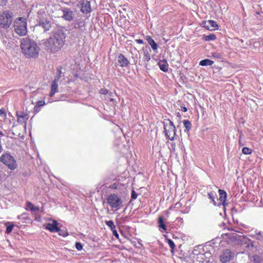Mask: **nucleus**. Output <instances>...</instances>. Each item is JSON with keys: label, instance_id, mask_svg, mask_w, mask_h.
I'll list each match as a JSON object with an SVG mask.
<instances>
[{"label": "nucleus", "instance_id": "1", "mask_svg": "<svg viewBox=\"0 0 263 263\" xmlns=\"http://www.w3.org/2000/svg\"><path fill=\"white\" fill-rule=\"evenodd\" d=\"M65 37L66 35L63 31L57 29L52 32L48 39L42 40L40 45L47 52L55 53L63 48Z\"/></svg>", "mask_w": 263, "mask_h": 263}, {"label": "nucleus", "instance_id": "2", "mask_svg": "<svg viewBox=\"0 0 263 263\" xmlns=\"http://www.w3.org/2000/svg\"><path fill=\"white\" fill-rule=\"evenodd\" d=\"M21 48L23 53L28 58L38 57L40 48L33 40L26 37L21 40Z\"/></svg>", "mask_w": 263, "mask_h": 263}, {"label": "nucleus", "instance_id": "3", "mask_svg": "<svg viewBox=\"0 0 263 263\" xmlns=\"http://www.w3.org/2000/svg\"><path fill=\"white\" fill-rule=\"evenodd\" d=\"M14 30L20 36L25 35L27 32V22L25 18L18 17L14 22Z\"/></svg>", "mask_w": 263, "mask_h": 263}, {"label": "nucleus", "instance_id": "4", "mask_svg": "<svg viewBox=\"0 0 263 263\" xmlns=\"http://www.w3.org/2000/svg\"><path fill=\"white\" fill-rule=\"evenodd\" d=\"M164 132L165 135L171 141L174 140L176 138V128L170 119H165L163 121Z\"/></svg>", "mask_w": 263, "mask_h": 263}, {"label": "nucleus", "instance_id": "5", "mask_svg": "<svg viewBox=\"0 0 263 263\" xmlns=\"http://www.w3.org/2000/svg\"><path fill=\"white\" fill-rule=\"evenodd\" d=\"M106 201L110 208L115 211H117L123 206V200L118 194L109 195L106 198Z\"/></svg>", "mask_w": 263, "mask_h": 263}, {"label": "nucleus", "instance_id": "6", "mask_svg": "<svg viewBox=\"0 0 263 263\" xmlns=\"http://www.w3.org/2000/svg\"><path fill=\"white\" fill-rule=\"evenodd\" d=\"M0 162L3 163L11 170H14L17 167L15 159L9 152L3 153L0 156Z\"/></svg>", "mask_w": 263, "mask_h": 263}, {"label": "nucleus", "instance_id": "7", "mask_svg": "<svg viewBox=\"0 0 263 263\" xmlns=\"http://www.w3.org/2000/svg\"><path fill=\"white\" fill-rule=\"evenodd\" d=\"M12 13L7 11H4L0 14V28L7 29L8 28L12 22Z\"/></svg>", "mask_w": 263, "mask_h": 263}, {"label": "nucleus", "instance_id": "8", "mask_svg": "<svg viewBox=\"0 0 263 263\" xmlns=\"http://www.w3.org/2000/svg\"><path fill=\"white\" fill-rule=\"evenodd\" d=\"M227 239V243L230 245H240L241 243L242 238L244 236H241L236 233H227L226 235Z\"/></svg>", "mask_w": 263, "mask_h": 263}, {"label": "nucleus", "instance_id": "9", "mask_svg": "<svg viewBox=\"0 0 263 263\" xmlns=\"http://www.w3.org/2000/svg\"><path fill=\"white\" fill-rule=\"evenodd\" d=\"M234 253L230 250L227 249L223 251L220 256V260L223 263H226L233 259Z\"/></svg>", "mask_w": 263, "mask_h": 263}, {"label": "nucleus", "instance_id": "10", "mask_svg": "<svg viewBox=\"0 0 263 263\" xmlns=\"http://www.w3.org/2000/svg\"><path fill=\"white\" fill-rule=\"evenodd\" d=\"M241 243L240 244L246 251H253L255 248L254 242L246 236L241 238Z\"/></svg>", "mask_w": 263, "mask_h": 263}, {"label": "nucleus", "instance_id": "11", "mask_svg": "<svg viewBox=\"0 0 263 263\" xmlns=\"http://www.w3.org/2000/svg\"><path fill=\"white\" fill-rule=\"evenodd\" d=\"M78 6H80L81 11L83 13L87 14L91 11L90 2L88 1H80L79 2Z\"/></svg>", "mask_w": 263, "mask_h": 263}, {"label": "nucleus", "instance_id": "12", "mask_svg": "<svg viewBox=\"0 0 263 263\" xmlns=\"http://www.w3.org/2000/svg\"><path fill=\"white\" fill-rule=\"evenodd\" d=\"M58 71L59 72V76L58 78H55L54 81L52 82L51 86V91L49 95V96L50 97H52L54 94L58 92V82L59 81V80L61 77V70H58Z\"/></svg>", "mask_w": 263, "mask_h": 263}, {"label": "nucleus", "instance_id": "13", "mask_svg": "<svg viewBox=\"0 0 263 263\" xmlns=\"http://www.w3.org/2000/svg\"><path fill=\"white\" fill-rule=\"evenodd\" d=\"M63 15L62 17L66 20L71 21L74 17V13L68 8H64L63 10Z\"/></svg>", "mask_w": 263, "mask_h": 263}, {"label": "nucleus", "instance_id": "14", "mask_svg": "<svg viewBox=\"0 0 263 263\" xmlns=\"http://www.w3.org/2000/svg\"><path fill=\"white\" fill-rule=\"evenodd\" d=\"M219 198L217 200L218 203V206H220L222 205L223 206L226 205V200L227 198V193L222 190L219 189L218 190Z\"/></svg>", "mask_w": 263, "mask_h": 263}, {"label": "nucleus", "instance_id": "15", "mask_svg": "<svg viewBox=\"0 0 263 263\" xmlns=\"http://www.w3.org/2000/svg\"><path fill=\"white\" fill-rule=\"evenodd\" d=\"M58 222L56 220H53L51 223H48L46 226V229L51 232H56L60 231V228L58 227Z\"/></svg>", "mask_w": 263, "mask_h": 263}, {"label": "nucleus", "instance_id": "16", "mask_svg": "<svg viewBox=\"0 0 263 263\" xmlns=\"http://www.w3.org/2000/svg\"><path fill=\"white\" fill-rule=\"evenodd\" d=\"M118 63L121 67H126L129 64V62L128 59L121 53H120L118 57Z\"/></svg>", "mask_w": 263, "mask_h": 263}, {"label": "nucleus", "instance_id": "17", "mask_svg": "<svg viewBox=\"0 0 263 263\" xmlns=\"http://www.w3.org/2000/svg\"><path fill=\"white\" fill-rule=\"evenodd\" d=\"M205 28L209 30H215L218 28V25L216 22L213 20H209L203 23Z\"/></svg>", "mask_w": 263, "mask_h": 263}, {"label": "nucleus", "instance_id": "18", "mask_svg": "<svg viewBox=\"0 0 263 263\" xmlns=\"http://www.w3.org/2000/svg\"><path fill=\"white\" fill-rule=\"evenodd\" d=\"M16 116L18 122L26 123L28 119V114L24 112H16Z\"/></svg>", "mask_w": 263, "mask_h": 263}, {"label": "nucleus", "instance_id": "19", "mask_svg": "<svg viewBox=\"0 0 263 263\" xmlns=\"http://www.w3.org/2000/svg\"><path fill=\"white\" fill-rule=\"evenodd\" d=\"M158 65L161 71L165 72L168 71V64L166 60H160Z\"/></svg>", "mask_w": 263, "mask_h": 263}, {"label": "nucleus", "instance_id": "20", "mask_svg": "<svg viewBox=\"0 0 263 263\" xmlns=\"http://www.w3.org/2000/svg\"><path fill=\"white\" fill-rule=\"evenodd\" d=\"M39 25L43 27L45 31H48L51 27V22L47 20H40Z\"/></svg>", "mask_w": 263, "mask_h": 263}, {"label": "nucleus", "instance_id": "21", "mask_svg": "<svg viewBox=\"0 0 263 263\" xmlns=\"http://www.w3.org/2000/svg\"><path fill=\"white\" fill-rule=\"evenodd\" d=\"M143 65L145 67H146L148 65V62L151 60V56L150 54H149L148 51L147 50L143 49Z\"/></svg>", "mask_w": 263, "mask_h": 263}, {"label": "nucleus", "instance_id": "22", "mask_svg": "<svg viewBox=\"0 0 263 263\" xmlns=\"http://www.w3.org/2000/svg\"><path fill=\"white\" fill-rule=\"evenodd\" d=\"M217 197V194L214 192H211L208 193V197L212 201V203L215 206H218V203L215 200V198Z\"/></svg>", "mask_w": 263, "mask_h": 263}, {"label": "nucleus", "instance_id": "23", "mask_svg": "<svg viewBox=\"0 0 263 263\" xmlns=\"http://www.w3.org/2000/svg\"><path fill=\"white\" fill-rule=\"evenodd\" d=\"M146 40L153 50H156L157 49V44L151 37H150L149 36H146Z\"/></svg>", "mask_w": 263, "mask_h": 263}, {"label": "nucleus", "instance_id": "24", "mask_svg": "<svg viewBox=\"0 0 263 263\" xmlns=\"http://www.w3.org/2000/svg\"><path fill=\"white\" fill-rule=\"evenodd\" d=\"M26 209L27 210H30L31 212H37L39 211L40 208L39 206H34L32 203L28 201L27 202V208Z\"/></svg>", "mask_w": 263, "mask_h": 263}, {"label": "nucleus", "instance_id": "25", "mask_svg": "<svg viewBox=\"0 0 263 263\" xmlns=\"http://www.w3.org/2000/svg\"><path fill=\"white\" fill-rule=\"evenodd\" d=\"M214 63V62L210 59H206L201 60L200 63L199 65L203 66H211Z\"/></svg>", "mask_w": 263, "mask_h": 263}, {"label": "nucleus", "instance_id": "26", "mask_svg": "<svg viewBox=\"0 0 263 263\" xmlns=\"http://www.w3.org/2000/svg\"><path fill=\"white\" fill-rule=\"evenodd\" d=\"M159 227L164 231L166 230L165 224L164 223L163 219L162 216H160L158 219Z\"/></svg>", "mask_w": 263, "mask_h": 263}, {"label": "nucleus", "instance_id": "27", "mask_svg": "<svg viewBox=\"0 0 263 263\" xmlns=\"http://www.w3.org/2000/svg\"><path fill=\"white\" fill-rule=\"evenodd\" d=\"M184 127L185 128V132H188L192 127V124L190 121L189 120H184L183 121Z\"/></svg>", "mask_w": 263, "mask_h": 263}, {"label": "nucleus", "instance_id": "28", "mask_svg": "<svg viewBox=\"0 0 263 263\" xmlns=\"http://www.w3.org/2000/svg\"><path fill=\"white\" fill-rule=\"evenodd\" d=\"M216 39V36L214 34H210L208 35H204L203 39L206 41H214Z\"/></svg>", "mask_w": 263, "mask_h": 263}, {"label": "nucleus", "instance_id": "29", "mask_svg": "<svg viewBox=\"0 0 263 263\" xmlns=\"http://www.w3.org/2000/svg\"><path fill=\"white\" fill-rule=\"evenodd\" d=\"M252 260L255 263H261L262 261V257L258 255H255L252 256Z\"/></svg>", "mask_w": 263, "mask_h": 263}, {"label": "nucleus", "instance_id": "30", "mask_svg": "<svg viewBox=\"0 0 263 263\" xmlns=\"http://www.w3.org/2000/svg\"><path fill=\"white\" fill-rule=\"evenodd\" d=\"M167 243L171 249V252L173 253L175 248V245L173 241L170 239H167Z\"/></svg>", "mask_w": 263, "mask_h": 263}, {"label": "nucleus", "instance_id": "31", "mask_svg": "<svg viewBox=\"0 0 263 263\" xmlns=\"http://www.w3.org/2000/svg\"><path fill=\"white\" fill-rule=\"evenodd\" d=\"M105 224L110 228L111 230L116 228V226L112 220L105 221Z\"/></svg>", "mask_w": 263, "mask_h": 263}, {"label": "nucleus", "instance_id": "32", "mask_svg": "<svg viewBox=\"0 0 263 263\" xmlns=\"http://www.w3.org/2000/svg\"><path fill=\"white\" fill-rule=\"evenodd\" d=\"M242 152L245 155H250L252 153V150L249 147H245L242 148Z\"/></svg>", "mask_w": 263, "mask_h": 263}, {"label": "nucleus", "instance_id": "33", "mask_svg": "<svg viewBox=\"0 0 263 263\" xmlns=\"http://www.w3.org/2000/svg\"><path fill=\"white\" fill-rule=\"evenodd\" d=\"M7 115L6 110L4 108H1L0 109V117H2L3 119L6 118Z\"/></svg>", "mask_w": 263, "mask_h": 263}, {"label": "nucleus", "instance_id": "34", "mask_svg": "<svg viewBox=\"0 0 263 263\" xmlns=\"http://www.w3.org/2000/svg\"><path fill=\"white\" fill-rule=\"evenodd\" d=\"M14 227V225L13 224H9L8 226H7V228H6V233L7 234L10 233L12 232Z\"/></svg>", "mask_w": 263, "mask_h": 263}, {"label": "nucleus", "instance_id": "35", "mask_svg": "<svg viewBox=\"0 0 263 263\" xmlns=\"http://www.w3.org/2000/svg\"><path fill=\"white\" fill-rule=\"evenodd\" d=\"M76 248L78 250V251H81L83 249V246L82 245V243L80 242H77L76 243Z\"/></svg>", "mask_w": 263, "mask_h": 263}, {"label": "nucleus", "instance_id": "36", "mask_svg": "<svg viewBox=\"0 0 263 263\" xmlns=\"http://www.w3.org/2000/svg\"><path fill=\"white\" fill-rule=\"evenodd\" d=\"M212 57L218 59H220L222 58L221 54L218 52L212 53Z\"/></svg>", "mask_w": 263, "mask_h": 263}, {"label": "nucleus", "instance_id": "37", "mask_svg": "<svg viewBox=\"0 0 263 263\" xmlns=\"http://www.w3.org/2000/svg\"><path fill=\"white\" fill-rule=\"evenodd\" d=\"M137 198V193L134 191L132 190V195H131V198L132 200H135Z\"/></svg>", "mask_w": 263, "mask_h": 263}, {"label": "nucleus", "instance_id": "38", "mask_svg": "<svg viewBox=\"0 0 263 263\" xmlns=\"http://www.w3.org/2000/svg\"><path fill=\"white\" fill-rule=\"evenodd\" d=\"M58 232L59 233V234L60 235L63 236L64 237L68 235V234L66 232H65V231H64L63 230H61L60 229V231Z\"/></svg>", "mask_w": 263, "mask_h": 263}, {"label": "nucleus", "instance_id": "39", "mask_svg": "<svg viewBox=\"0 0 263 263\" xmlns=\"http://www.w3.org/2000/svg\"><path fill=\"white\" fill-rule=\"evenodd\" d=\"M45 105V102L43 101H37V104H36V105L35 106V107L38 106V107H40V106H43Z\"/></svg>", "mask_w": 263, "mask_h": 263}, {"label": "nucleus", "instance_id": "40", "mask_svg": "<svg viewBox=\"0 0 263 263\" xmlns=\"http://www.w3.org/2000/svg\"><path fill=\"white\" fill-rule=\"evenodd\" d=\"M112 232V233H113V235L117 238H119V234L117 231V230H116V228L114 229L113 230H111Z\"/></svg>", "mask_w": 263, "mask_h": 263}, {"label": "nucleus", "instance_id": "41", "mask_svg": "<svg viewBox=\"0 0 263 263\" xmlns=\"http://www.w3.org/2000/svg\"><path fill=\"white\" fill-rule=\"evenodd\" d=\"M84 23L83 22H81L79 23L78 24H76L75 25L74 27L76 28H78L79 27H81L82 26H84Z\"/></svg>", "mask_w": 263, "mask_h": 263}, {"label": "nucleus", "instance_id": "42", "mask_svg": "<svg viewBox=\"0 0 263 263\" xmlns=\"http://www.w3.org/2000/svg\"><path fill=\"white\" fill-rule=\"evenodd\" d=\"M101 93L106 95L108 93V90L106 89H102L100 90Z\"/></svg>", "mask_w": 263, "mask_h": 263}, {"label": "nucleus", "instance_id": "43", "mask_svg": "<svg viewBox=\"0 0 263 263\" xmlns=\"http://www.w3.org/2000/svg\"><path fill=\"white\" fill-rule=\"evenodd\" d=\"M135 41L138 44H143V41L141 39H137L135 40Z\"/></svg>", "mask_w": 263, "mask_h": 263}, {"label": "nucleus", "instance_id": "44", "mask_svg": "<svg viewBox=\"0 0 263 263\" xmlns=\"http://www.w3.org/2000/svg\"><path fill=\"white\" fill-rule=\"evenodd\" d=\"M181 110L183 112H186L187 110V108L185 106H181Z\"/></svg>", "mask_w": 263, "mask_h": 263}, {"label": "nucleus", "instance_id": "45", "mask_svg": "<svg viewBox=\"0 0 263 263\" xmlns=\"http://www.w3.org/2000/svg\"><path fill=\"white\" fill-rule=\"evenodd\" d=\"M258 234L260 235V237L258 238V239H261L263 238V236L260 235V232H259Z\"/></svg>", "mask_w": 263, "mask_h": 263}, {"label": "nucleus", "instance_id": "46", "mask_svg": "<svg viewBox=\"0 0 263 263\" xmlns=\"http://www.w3.org/2000/svg\"><path fill=\"white\" fill-rule=\"evenodd\" d=\"M241 136H240L239 139V142L240 144H241ZM243 145V144H242V145Z\"/></svg>", "mask_w": 263, "mask_h": 263}, {"label": "nucleus", "instance_id": "47", "mask_svg": "<svg viewBox=\"0 0 263 263\" xmlns=\"http://www.w3.org/2000/svg\"><path fill=\"white\" fill-rule=\"evenodd\" d=\"M176 115H177V117H178L179 118L181 117V115L179 112H177Z\"/></svg>", "mask_w": 263, "mask_h": 263}, {"label": "nucleus", "instance_id": "48", "mask_svg": "<svg viewBox=\"0 0 263 263\" xmlns=\"http://www.w3.org/2000/svg\"><path fill=\"white\" fill-rule=\"evenodd\" d=\"M4 136V134L3 133V132L0 131V138Z\"/></svg>", "mask_w": 263, "mask_h": 263}, {"label": "nucleus", "instance_id": "49", "mask_svg": "<svg viewBox=\"0 0 263 263\" xmlns=\"http://www.w3.org/2000/svg\"><path fill=\"white\" fill-rule=\"evenodd\" d=\"M2 151H3V147H2V146L0 144V154L2 152Z\"/></svg>", "mask_w": 263, "mask_h": 263}, {"label": "nucleus", "instance_id": "50", "mask_svg": "<svg viewBox=\"0 0 263 263\" xmlns=\"http://www.w3.org/2000/svg\"><path fill=\"white\" fill-rule=\"evenodd\" d=\"M138 243H139V245L140 246H142V244L141 243H140V242H139Z\"/></svg>", "mask_w": 263, "mask_h": 263}, {"label": "nucleus", "instance_id": "51", "mask_svg": "<svg viewBox=\"0 0 263 263\" xmlns=\"http://www.w3.org/2000/svg\"><path fill=\"white\" fill-rule=\"evenodd\" d=\"M9 223H10V222H7V223H6V224H6V225H7V224H9Z\"/></svg>", "mask_w": 263, "mask_h": 263}]
</instances>
